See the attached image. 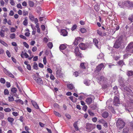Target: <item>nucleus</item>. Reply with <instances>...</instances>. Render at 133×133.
<instances>
[{
    "instance_id": "1",
    "label": "nucleus",
    "mask_w": 133,
    "mask_h": 133,
    "mask_svg": "<svg viewBox=\"0 0 133 133\" xmlns=\"http://www.w3.org/2000/svg\"><path fill=\"white\" fill-rule=\"evenodd\" d=\"M125 125V123L123 120L118 118L116 122V126L119 129H122Z\"/></svg>"
},
{
    "instance_id": "2",
    "label": "nucleus",
    "mask_w": 133,
    "mask_h": 133,
    "mask_svg": "<svg viewBox=\"0 0 133 133\" xmlns=\"http://www.w3.org/2000/svg\"><path fill=\"white\" fill-rule=\"evenodd\" d=\"M105 67V66L103 63L99 64L97 66L95 72L96 73L99 72L102 69H104Z\"/></svg>"
},
{
    "instance_id": "3",
    "label": "nucleus",
    "mask_w": 133,
    "mask_h": 133,
    "mask_svg": "<svg viewBox=\"0 0 133 133\" xmlns=\"http://www.w3.org/2000/svg\"><path fill=\"white\" fill-rule=\"evenodd\" d=\"M133 42H131L128 45L126 49V51L127 52L133 53Z\"/></svg>"
},
{
    "instance_id": "4",
    "label": "nucleus",
    "mask_w": 133,
    "mask_h": 133,
    "mask_svg": "<svg viewBox=\"0 0 133 133\" xmlns=\"http://www.w3.org/2000/svg\"><path fill=\"white\" fill-rule=\"evenodd\" d=\"M122 42L121 39H118L116 40L114 44V47L116 48H118L121 46V44Z\"/></svg>"
},
{
    "instance_id": "5",
    "label": "nucleus",
    "mask_w": 133,
    "mask_h": 133,
    "mask_svg": "<svg viewBox=\"0 0 133 133\" xmlns=\"http://www.w3.org/2000/svg\"><path fill=\"white\" fill-rule=\"evenodd\" d=\"M121 102L119 100V95L118 96H115L114 97L113 104L114 105L117 106L118 104H120Z\"/></svg>"
},
{
    "instance_id": "6",
    "label": "nucleus",
    "mask_w": 133,
    "mask_h": 133,
    "mask_svg": "<svg viewBox=\"0 0 133 133\" xmlns=\"http://www.w3.org/2000/svg\"><path fill=\"white\" fill-rule=\"evenodd\" d=\"M124 90L128 92L127 93L128 94L130 95L131 96H133V92L128 87H125L124 88Z\"/></svg>"
},
{
    "instance_id": "7",
    "label": "nucleus",
    "mask_w": 133,
    "mask_h": 133,
    "mask_svg": "<svg viewBox=\"0 0 133 133\" xmlns=\"http://www.w3.org/2000/svg\"><path fill=\"white\" fill-rule=\"evenodd\" d=\"M79 46L80 48L82 50H85L87 47V45L83 43H80Z\"/></svg>"
},
{
    "instance_id": "8",
    "label": "nucleus",
    "mask_w": 133,
    "mask_h": 133,
    "mask_svg": "<svg viewBox=\"0 0 133 133\" xmlns=\"http://www.w3.org/2000/svg\"><path fill=\"white\" fill-rule=\"evenodd\" d=\"M118 87L117 86H115L113 88V90L114 91V93L117 96H119V94L117 90Z\"/></svg>"
},
{
    "instance_id": "9",
    "label": "nucleus",
    "mask_w": 133,
    "mask_h": 133,
    "mask_svg": "<svg viewBox=\"0 0 133 133\" xmlns=\"http://www.w3.org/2000/svg\"><path fill=\"white\" fill-rule=\"evenodd\" d=\"M56 76L57 77H61L63 76V74L61 73V70H57L56 72Z\"/></svg>"
},
{
    "instance_id": "10",
    "label": "nucleus",
    "mask_w": 133,
    "mask_h": 133,
    "mask_svg": "<svg viewBox=\"0 0 133 133\" xmlns=\"http://www.w3.org/2000/svg\"><path fill=\"white\" fill-rule=\"evenodd\" d=\"M125 4L126 6L128 7H132L133 6V4L131 2L129 1H127L125 2Z\"/></svg>"
},
{
    "instance_id": "11",
    "label": "nucleus",
    "mask_w": 133,
    "mask_h": 133,
    "mask_svg": "<svg viewBox=\"0 0 133 133\" xmlns=\"http://www.w3.org/2000/svg\"><path fill=\"white\" fill-rule=\"evenodd\" d=\"M91 124L87 123L86 125V129L87 131L90 132L91 131Z\"/></svg>"
},
{
    "instance_id": "12",
    "label": "nucleus",
    "mask_w": 133,
    "mask_h": 133,
    "mask_svg": "<svg viewBox=\"0 0 133 133\" xmlns=\"http://www.w3.org/2000/svg\"><path fill=\"white\" fill-rule=\"evenodd\" d=\"M68 32L65 29H63L61 31V34L64 36H66L67 35Z\"/></svg>"
},
{
    "instance_id": "13",
    "label": "nucleus",
    "mask_w": 133,
    "mask_h": 133,
    "mask_svg": "<svg viewBox=\"0 0 133 133\" xmlns=\"http://www.w3.org/2000/svg\"><path fill=\"white\" fill-rule=\"evenodd\" d=\"M31 102L34 107L36 109H39V107L37 103L33 101H31Z\"/></svg>"
},
{
    "instance_id": "14",
    "label": "nucleus",
    "mask_w": 133,
    "mask_h": 133,
    "mask_svg": "<svg viewBox=\"0 0 133 133\" xmlns=\"http://www.w3.org/2000/svg\"><path fill=\"white\" fill-rule=\"evenodd\" d=\"M81 39V38L80 37H77L75 39V42L73 43V44L75 45L78 44V42H79Z\"/></svg>"
},
{
    "instance_id": "15",
    "label": "nucleus",
    "mask_w": 133,
    "mask_h": 133,
    "mask_svg": "<svg viewBox=\"0 0 133 133\" xmlns=\"http://www.w3.org/2000/svg\"><path fill=\"white\" fill-rule=\"evenodd\" d=\"M109 114L108 112H103L102 114V116L104 118H107L109 116Z\"/></svg>"
},
{
    "instance_id": "16",
    "label": "nucleus",
    "mask_w": 133,
    "mask_h": 133,
    "mask_svg": "<svg viewBox=\"0 0 133 133\" xmlns=\"http://www.w3.org/2000/svg\"><path fill=\"white\" fill-rule=\"evenodd\" d=\"M67 86L68 88L70 90H72L73 88H74L73 85L72 84H68L67 85Z\"/></svg>"
},
{
    "instance_id": "17",
    "label": "nucleus",
    "mask_w": 133,
    "mask_h": 133,
    "mask_svg": "<svg viewBox=\"0 0 133 133\" xmlns=\"http://www.w3.org/2000/svg\"><path fill=\"white\" fill-rule=\"evenodd\" d=\"M36 82L40 85L43 84V81L41 78H38Z\"/></svg>"
},
{
    "instance_id": "18",
    "label": "nucleus",
    "mask_w": 133,
    "mask_h": 133,
    "mask_svg": "<svg viewBox=\"0 0 133 133\" xmlns=\"http://www.w3.org/2000/svg\"><path fill=\"white\" fill-rule=\"evenodd\" d=\"M117 63L119 66H122L124 64V62L123 60H121L118 61L117 62Z\"/></svg>"
},
{
    "instance_id": "19",
    "label": "nucleus",
    "mask_w": 133,
    "mask_h": 133,
    "mask_svg": "<svg viewBox=\"0 0 133 133\" xmlns=\"http://www.w3.org/2000/svg\"><path fill=\"white\" fill-rule=\"evenodd\" d=\"M93 42L94 43V44H95V45L96 46L98 47L97 45L98 43V41L97 39H96V38L94 39H93Z\"/></svg>"
},
{
    "instance_id": "20",
    "label": "nucleus",
    "mask_w": 133,
    "mask_h": 133,
    "mask_svg": "<svg viewBox=\"0 0 133 133\" xmlns=\"http://www.w3.org/2000/svg\"><path fill=\"white\" fill-rule=\"evenodd\" d=\"M94 8L96 11H98L99 10V5L98 4H96L94 6Z\"/></svg>"
},
{
    "instance_id": "21",
    "label": "nucleus",
    "mask_w": 133,
    "mask_h": 133,
    "mask_svg": "<svg viewBox=\"0 0 133 133\" xmlns=\"http://www.w3.org/2000/svg\"><path fill=\"white\" fill-rule=\"evenodd\" d=\"M86 101L88 104H90L91 103V97L88 98L86 100Z\"/></svg>"
},
{
    "instance_id": "22",
    "label": "nucleus",
    "mask_w": 133,
    "mask_h": 133,
    "mask_svg": "<svg viewBox=\"0 0 133 133\" xmlns=\"http://www.w3.org/2000/svg\"><path fill=\"white\" fill-rule=\"evenodd\" d=\"M59 49L61 50L65 49L66 48V46L64 44H62L59 46Z\"/></svg>"
},
{
    "instance_id": "23",
    "label": "nucleus",
    "mask_w": 133,
    "mask_h": 133,
    "mask_svg": "<svg viewBox=\"0 0 133 133\" xmlns=\"http://www.w3.org/2000/svg\"><path fill=\"white\" fill-rule=\"evenodd\" d=\"M28 4L29 6L31 7L34 6V3L32 1H29L28 2Z\"/></svg>"
},
{
    "instance_id": "24",
    "label": "nucleus",
    "mask_w": 133,
    "mask_h": 133,
    "mask_svg": "<svg viewBox=\"0 0 133 133\" xmlns=\"http://www.w3.org/2000/svg\"><path fill=\"white\" fill-rule=\"evenodd\" d=\"M129 20L130 21L131 23L133 22V15H130L128 18Z\"/></svg>"
},
{
    "instance_id": "25",
    "label": "nucleus",
    "mask_w": 133,
    "mask_h": 133,
    "mask_svg": "<svg viewBox=\"0 0 133 133\" xmlns=\"http://www.w3.org/2000/svg\"><path fill=\"white\" fill-rule=\"evenodd\" d=\"M127 74L128 76H132L133 75V71L132 70H129L128 71Z\"/></svg>"
},
{
    "instance_id": "26",
    "label": "nucleus",
    "mask_w": 133,
    "mask_h": 133,
    "mask_svg": "<svg viewBox=\"0 0 133 133\" xmlns=\"http://www.w3.org/2000/svg\"><path fill=\"white\" fill-rule=\"evenodd\" d=\"M74 127L76 131H78V128L77 127V122H75L74 123Z\"/></svg>"
},
{
    "instance_id": "27",
    "label": "nucleus",
    "mask_w": 133,
    "mask_h": 133,
    "mask_svg": "<svg viewBox=\"0 0 133 133\" xmlns=\"http://www.w3.org/2000/svg\"><path fill=\"white\" fill-rule=\"evenodd\" d=\"M129 129L127 128H125L123 129L122 133H128Z\"/></svg>"
},
{
    "instance_id": "28",
    "label": "nucleus",
    "mask_w": 133,
    "mask_h": 133,
    "mask_svg": "<svg viewBox=\"0 0 133 133\" xmlns=\"http://www.w3.org/2000/svg\"><path fill=\"white\" fill-rule=\"evenodd\" d=\"M8 120L9 122L12 123L14 121V119L12 118L9 117L8 118Z\"/></svg>"
},
{
    "instance_id": "29",
    "label": "nucleus",
    "mask_w": 133,
    "mask_h": 133,
    "mask_svg": "<svg viewBox=\"0 0 133 133\" xmlns=\"http://www.w3.org/2000/svg\"><path fill=\"white\" fill-rule=\"evenodd\" d=\"M16 35L14 33L10 35V37L12 39H13L15 38Z\"/></svg>"
},
{
    "instance_id": "30",
    "label": "nucleus",
    "mask_w": 133,
    "mask_h": 133,
    "mask_svg": "<svg viewBox=\"0 0 133 133\" xmlns=\"http://www.w3.org/2000/svg\"><path fill=\"white\" fill-rule=\"evenodd\" d=\"M47 45L48 47L50 49H51L53 46V45L52 43L49 42L48 43Z\"/></svg>"
},
{
    "instance_id": "31",
    "label": "nucleus",
    "mask_w": 133,
    "mask_h": 133,
    "mask_svg": "<svg viewBox=\"0 0 133 133\" xmlns=\"http://www.w3.org/2000/svg\"><path fill=\"white\" fill-rule=\"evenodd\" d=\"M6 74L11 77L13 78L14 77V75L9 72L7 71Z\"/></svg>"
},
{
    "instance_id": "32",
    "label": "nucleus",
    "mask_w": 133,
    "mask_h": 133,
    "mask_svg": "<svg viewBox=\"0 0 133 133\" xmlns=\"http://www.w3.org/2000/svg\"><path fill=\"white\" fill-rule=\"evenodd\" d=\"M28 23L27 19L26 18H25L23 22V24L24 25L26 26L27 25Z\"/></svg>"
},
{
    "instance_id": "33",
    "label": "nucleus",
    "mask_w": 133,
    "mask_h": 133,
    "mask_svg": "<svg viewBox=\"0 0 133 133\" xmlns=\"http://www.w3.org/2000/svg\"><path fill=\"white\" fill-rule=\"evenodd\" d=\"M80 31L83 33H84L86 32V30L84 28H81L80 29Z\"/></svg>"
},
{
    "instance_id": "34",
    "label": "nucleus",
    "mask_w": 133,
    "mask_h": 133,
    "mask_svg": "<svg viewBox=\"0 0 133 133\" xmlns=\"http://www.w3.org/2000/svg\"><path fill=\"white\" fill-rule=\"evenodd\" d=\"M33 68L34 69H35L36 70H37L38 69V67L37 64L35 62L34 63V64L33 65Z\"/></svg>"
},
{
    "instance_id": "35",
    "label": "nucleus",
    "mask_w": 133,
    "mask_h": 133,
    "mask_svg": "<svg viewBox=\"0 0 133 133\" xmlns=\"http://www.w3.org/2000/svg\"><path fill=\"white\" fill-rule=\"evenodd\" d=\"M120 58V55H118V56H115L114 57V58L115 60H117L118 59H119Z\"/></svg>"
},
{
    "instance_id": "36",
    "label": "nucleus",
    "mask_w": 133,
    "mask_h": 133,
    "mask_svg": "<svg viewBox=\"0 0 133 133\" xmlns=\"http://www.w3.org/2000/svg\"><path fill=\"white\" fill-rule=\"evenodd\" d=\"M75 54L76 56H77L79 57H82L81 54L79 51H78V52H76Z\"/></svg>"
},
{
    "instance_id": "37",
    "label": "nucleus",
    "mask_w": 133,
    "mask_h": 133,
    "mask_svg": "<svg viewBox=\"0 0 133 133\" xmlns=\"http://www.w3.org/2000/svg\"><path fill=\"white\" fill-rule=\"evenodd\" d=\"M17 91V89L15 88H13L11 89V92L14 93L16 92Z\"/></svg>"
},
{
    "instance_id": "38",
    "label": "nucleus",
    "mask_w": 133,
    "mask_h": 133,
    "mask_svg": "<svg viewBox=\"0 0 133 133\" xmlns=\"http://www.w3.org/2000/svg\"><path fill=\"white\" fill-rule=\"evenodd\" d=\"M84 63H81L80 64V66L82 69H85V68L84 64Z\"/></svg>"
},
{
    "instance_id": "39",
    "label": "nucleus",
    "mask_w": 133,
    "mask_h": 133,
    "mask_svg": "<svg viewBox=\"0 0 133 133\" xmlns=\"http://www.w3.org/2000/svg\"><path fill=\"white\" fill-rule=\"evenodd\" d=\"M0 82L2 83H5V79L3 78H1L0 79Z\"/></svg>"
},
{
    "instance_id": "40",
    "label": "nucleus",
    "mask_w": 133,
    "mask_h": 133,
    "mask_svg": "<svg viewBox=\"0 0 133 133\" xmlns=\"http://www.w3.org/2000/svg\"><path fill=\"white\" fill-rule=\"evenodd\" d=\"M54 114L57 116H58L59 117H60L61 116V115L59 113L56 112L55 111H54Z\"/></svg>"
},
{
    "instance_id": "41",
    "label": "nucleus",
    "mask_w": 133,
    "mask_h": 133,
    "mask_svg": "<svg viewBox=\"0 0 133 133\" xmlns=\"http://www.w3.org/2000/svg\"><path fill=\"white\" fill-rule=\"evenodd\" d=\"M4 110L6 112H9L11 111V109L9 108H7L4 109Z\"/></svg>"
},
{
    "instance_id": "42",
    "label": "nucleus",
    "mask_w": 133,
    "mask_h": 133,
    "mask_svg": "<svg viewBox=\"0 0 133 133\" xmlns=\"http://www.w3.org/2000/svg\"><path fill=\"white\" fill-rule=\"evenodd\" d=\"M0 42L3 45L6 46H8V44L3 41H0Z\"/></svg>"
},
{
    "instance_id": "43",
    "label": "nucleus",
    "mask_w": 133,
    "mask_h": 133,
    "mask_svg": "<svg viewBox=\"0 0 133 133\" xmlns=\"http://www.w3.org/2000/svg\"><path fill=\"white\" fill-rule=\"evenodd\" d=\"M17 102L20 103L22 104H23V102L20 99H17L15 100Z\"/></svg>"
},
{
    "instance_id": "44",
    "label": "nucleus",
    "mask_w": 133,
    "mask_h": 133,
    "mask_svg": "<svg viewBox=\"0 0 133 133\" xmlns=\"http://www.w3.org/2000/svg\"><path fill=\"white\" fill-rule=\"evenodd\" d=\"M97 108L96 104H93L92 106V109H96Z\"/></svg>"
},
{
    "instance_id": "45",
    "label": "nucleus",
    "mask_w": 133,
    "mask_h": 133,
    "mask_svg": "<svg viewBox=\"0 0 133 133\" xmlns=\"http://www.w3.org/2000/svg\"><path fill=\"white\" fill-rule=\"evenodd\" d=\"M4 93L5 95H8L9 94V92L8 89H5L4 91Z\"/></svg>"
},
{
    "instance_id": "46",
    "label": "nucleus",
    "mask_w": 133,
    "mask_h": 133,
    "mask_svg": "<svg viewBox=\"0 0 133 133\" xmlns=\"http://www.w3.org/2000/svg\"><path fill=\"white\" fill-rule=\"evenodd\" d=\"M23 44L27 48H28L29 47V45L25 42H23Z\"/></svg>"
},
{
    "instance_id": "47",
    "label": "nucleus",
    "mask_w": 133,
    "mask_h": 133,
    "mask_svg": "<svg viewBox=\"0 0 133 133\" xmlns=\"http://www.w3.org/2000/svg\"><path fill=\"white\" fill-rule=\"evenodd\" d=\"M9 101H12L14 100V98L12 96L11 97H8Z\"/></svg>"
},
{
    "instance_id": "48",
    "label": "nucleus",
    "mask_w": 133,
    "mask_h": 133,
    "mask_svg": "<svg viewBox=\"0 0 133 133\" xmlns=\"http://www.w3.org/2000/svg\"><path fill=\"white\" fill-rule=\"evenodd\" d=\"M19 36L20 38H21L23 39H26V37L25 36L22 35H20Z\"/></svg>"
},
{
    "instance_id": "49",
    "label": "nucleus",
    "mask_w": 133,
    "mask_h": 133,
    "mask_svg": "<svg viewBox=\"0 0 133 133\" xmlns=\"http://www.w3.org/2000/svg\"><path fill=\"white\" fill-rule=\"evenodd\" d=\"M97 128L99 130H101L102 129V126L101 125H97Z\"/></svg>"
},
{
    "instance_id": "50",
    "label": "nucleus",
    "mask_w": 133,
    "mask_h": 133,
    "mask_svg": "<svg viewBox=\"0 0 133 133\" xmlns=\"http://www.w3.org/2000/svg\"><path fill=\"white\" fill-rule=\"evenodd\" d=\"M104 126L105 127V128H107V127H108V123L107 122L105 121H104Z\"/></svg>"
},
{
    "instance_id": "51",
    "label": "nucleus",
    "mask_w": 133,
    "mask_h": 133,
    "mask_svg": "<svg viewBox=\"0 0 133 133\" xmlns=\"http://www.w3.org/2000/svg\"><path fill=\"white\" fill-rule=\"evenodd\" d=\"M66 117L69 119L71 118V116L70 115L68 114H65Z\"/></svg>"
},
{
    "instance_id": "52",
    "label": "nucleus",
    "mask_w": 133,
    "mask_h": 133,
    "mask_svg": "<svg viewBox=\"0 0 133 133\" xmlns=\"http://www.w3.org/2000/svg\"><path fill=\"white\" fill-rule=\"evenodd\" d=\"M10 3L12 5H14L15 4L13 0H10Z\"/></svg>"
},
{
    "instance_id": "53",
    "label": "nucleus",
    "mask_w": 133,
    "mask_h": 133,
    "mask_svg": "<svg viewBox=\"0 0 133 133\" xmlns=\"http://www.w3.org/2000/svg\"><path fill=\"white\" fill-rule=\"evenodd\" d=\"M29 17L30 19L32 21H34V16L32 15L29 16Z\"/></svg>"
},
{
    "instance_id": "54",
    "label": "nucleus",
    "mask_w": 133,
    "mask_h": 133,
    "mask_svg": "<svg viewBox=\"0 0 133 133\" xmlns=\"http://www.w3.org/2000/svg\"><path fill=\"white\" fill-rule=\"evenodd\" d=\"M16 29L14 28H11V32H15L16 31Z\"/></svg>"
},
{
    "instance_id": "55",
    "label": "nucleus",
    "mask_w": 133,
    "mask_h": 133,
    "mask_svg": "<svg viewBox=\"0 0 133 133\" xmlns=\"http://www.w3.org/2000/svg\"><path fill=\"white\" fill-rule=\"evenodd\" d=\"M43 62L44 64L45 65L46 63V61L45 57H43Z\"/></svg>"
},
{
    "instance_id": "56",
    "label": "nucleus",
    "mask_w": 133,
    "mask_h": 133,
    "mask_svg": "<svg viewBox=\"0 0 133 133\" xmlns=\"http://www.w3.org/2000/svg\"><path fill=\"white\" fill-rule=\"evenodd\" d=\"M87 107L86 105H84L82 108L83 110L85 111L87 109Z\"/></svg>"
},
{
    "instance_id": "57",
    "label": "nucleus",
    "mask_w": 133,
    "mask_h": 133,
    "mask_svg": "<svg viewBox=\"0 0 133 133\" xmlns=\"http://www.w3.org/2000/svg\"><path fill=\"white\" fill-rule=\"evenodd\" d=\"M2 31H0V35L2 37H4V32H2Z\"/></svg>"
},
{
    "instance_id": "58",
    "label": "nucleus",
    "mask_w": 133,
    "mask_h": 133,
    "mask_svg": "<svg viewBox=\"0 0 133 133\" xmlns=\"http://www.w3.org/2000/svg\"><path fill=\"white\" fill-rule=\"evenodd\" d=\"M33 78L34 80L36 81L37 80L38 78V77L36 76L35 75L33 76Z\"/></svg>"
},
{
    "instance_id": "59",
    "label": "nucleus",
    "mask_w": 133,
    "mask_h": 133,
    "mask_svg": "<svg viewBox=\"0 0 133 133\" xmlns=\"http://www.w3.org/2000/svg\"><path fill=\"white\" fill-rule=\"evenodd\" d=\"M6 54H7V56H8L9 57H10V56H11L10 53L9 51L7 50L6 51Z\"/></svg>"
},
{
    "instance_id": "60",
    "label": "nucleus",
    "mask_w": 133,
    "mask_h": 133,
    "mask_svg": "<svg viewBox=\"0 0 133 133\" xmlns=\"http://www.w3.org/2000/svg\"><path fill=\"white\" fill-rule=\"evenodd\" d=\"M8 29L6 28H4V30H3V29L1 30V31H2L3 32H4L5 31V32L7 31H8Z\"/></svg>"
},
{
    "instance_id": "61",
    "label": "nucleus",
    "mask_w": 133,
    "mask_h": 133,
    "mask_svg": "<svg viewBox=\"0 0 133 133\" xmlns=\"http://www.w3.org/2000/svg\"><path fill=\"white\" fill-rule=\"evenodd\" d=\"M79 49L78 47H76L75 49V54H76V52H77L79 51Z\"/></svg>"
},
{
    "instance_id": "62",
    "label": "nucleus",
    "mask_w": 133,
    "mask_h": 133,
    "mask_svg": "<svg viewBox=\"0 0 133 133\" xmlns=\"http://www.w3.org/2000/svg\"><path fill=\"white\" fill-rule=\"evenodd\" d=\"M14 13L12 10H11L9 13V15L11 16H12L14 14Z\"/></svg>"
},
{
    "instance_id": "63",
    "label": "nucleus",
    "mask_w": 133,
    "mask_h": 133,
    "mask_svg": "<svg viewBox=\"0 0 133 133\" xmlns=\"http://www.w3.org/2000/svg\"><path fill=\"white\" fill-rule=\"evenodd\" d=\"M56 69L57 70L59 69L61 70V68L60 67V66L58 64L56 65Z\"/></svg>"
},
{
    "instance_id": "64",
    "label": "nucleus",
    "mask_w": 133,
    "mask_h": 133,
    "mask_svg": "<svg viewBox=\"0 0 133 133\" xmlns=\"http://www.w3.org/2000/svg\"><path fill=\"white\" fill-rule=\"evenodd\" d=\"M47 70L50 73V74H51L52 72V71L51 69L50 68H48L47 69Z\"/></svg>"
}]
</instances>
